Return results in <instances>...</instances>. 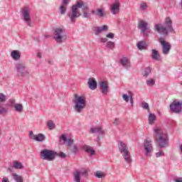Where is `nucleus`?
Wrapping results in <instances>:
<instances>
[{
	"mask_svg": "<svg viewBox=\"0 0 182 182\" xmlns=\"http://www.w3.org/2000/svg\"><path fill=\"white\" fill-rule=\"evenodd\" d=\"M80 8H82V12H89V6H85V2L77 1L75 4L71 6L70 11L68 13V16L70 18L72 23H75L76 18L82 15V14L79 12Z\"/></svg>",
	"mask_w": 182,
	"mask_h": 182,
	"instance_id": "f257e3e1",
	"label": "nucleus"
},
{
	"mask_svg": "<svg viewBox=\"0 0 182 182\" xmlns=\"http://www.w3.org/2000/svg\"><path fill=\"white\" fill-rule=\"evenodd\" d=\"M164 25L165 26H163L161 24H155L154 31L161 35H164V36H168V32L176 33V31L173 28V21H171L170 17L166 18Z\"/></svg>",
	"mask_w": 182,
	"mask_h": 182,
	"instance_id": "f03ea898",
	"label": "nucleus"
},
{
	"mask_svg": "<svg viewBox=\"0 0 182 182\" xmlns=\"http://www.w3.org/2000/svg\"><path fill=\"white\" fill-rule=\"evenodd\" d=\"M156 134L155 141L157 143L159 149H164L168 146V136L166 131L160 129L156 128L154 129Z\"/></svg>",
	"mask_w": 182,
	"mask_h": 182,
	"instance_id": "7ed1b4c3",
	"label": "nucleus"
},
{
	"mask_svg": "<svg viewBox=\"0 0 182 182\" xmlns=\"http://www.w3.org/2000/svg\"><path fill=\"white\" fill-rule=\"evenodd\" d=\"M73 102L74 103V110L76 113H82L86 109V97L84 96L75 95Z\"/></svg>",
	"mask_w": 182,
	"mask_h": 182,
	"instance_id": "20e7f679",
	"label": "nucleus"
},
{
	"mask_svg": "<svg viewBox=\"0 0 182 182\" xmlns=\"http://www.w3.org/2000/svg\"><path fill=\"white\" fill-rule=\"evenodd\" d=\"M117 146L119 150V153L122 154L126 163L130 164V163H132V154H130L127 144L123 142L122 141H118Z\"/></svg>",
	"mask_w": 182,
	"mask_h": 182,
	"instance_id": "39448f33",
	"label": "nucleus"
},
{
	"mask_svg": "<svg viewBox=\"0 0 182 182\" xmlns=\"http://www.w3.org/2000/svg\"><path fill=\"white\" fill-rule=\"evenodd\" d=\"M53 39L57 43H63L66 41V32L62 28H56L54 29Z\"/></svg>",
	"mask_w": 182,
	"mask_h": 182,
	"instance_id": "423d86ee",
	"label": "nucleus"
},
{
	"mask_svg": "<svg viewBox=\"0 0 182 182\" xmlns=\"http://www.w3.org/2000/svg\"><path fill=\"white\" fill-rule=\"evenodd\" d=\"M40 156L43 160L53 161L56 159V151L50 149H43L40 152Z\"/></svg>",
	"mask_w": 182,
	"mask_h": 182,
	"instance_id": "0eeeda50",
	"label": "nucleus"
},
{
	"mask_svg": "<svg viewBox=\"0 0 182 182\" xmlns=\"http://www.w3.org/2000/svg\"><path fill=\"white\" fill-rule=\"evenodd\" d=\"M169 109L172 113L179 114L182 112V100H174L169 105Z\"/></svg>",
	"mask_w": 182,
	"mask_h": 182,
	"instance_id": "6e6552de",
	"label": "nucleus"
},
{
	"mask_svg": "<svg viewBox=\"0 0 182 182\" xmlns=\"http://www.w3.org/2000/svg\"><path fill=\"white\" fill-rule=\"evenodd\" d=\"M15 69L18 74V76H29V71H28V70L26 69V65H25L23 63L18 62L16 63Z\"/></svg>",
	"mask_w": 182,
	"mask_h": 182,
	"instance_id": "1a4fd4ad",
	"label": "nucleus"
},
{
	"mask_svg": "<svg viewBox=\"0 0 182 182\" xmlns=\"http://www.w3.org/2000/svg\"><path fill=\"white\" fill-rule=\"evenodd\" d=\"M21 15L23 16V19L28 26L32 27V20L31 19V10L28 8H24L21 11Z\"/></svg>",
	"mask_w": 182,
	"mask_h": 182,
	"instance_id": "9d476101",
	"label": "nucleus"
},
{
	"mask_svg": "<svg viewBox=\"0 0 182 182\" xmlns=\"http://www.w3.org/2000/svg\"><path fill=\"white\" fill-rule=\"evenodd\" d=\"M159 42L161 43L162 46V53L164 55H168L170 53V50H171V45L170 43L164 41L163 37H160L159 38Z\"/></svg>",
	"mask_w": 182,
	"mask_h": 182,
	"instance_id": "9b49d317",
	"label": "nucleus"
},
{
	"mask_svg": "<svg viewBox=\"0 0 182 182\" xmlns=\"http://www.w3.org/2000/svg\"><path fill=\"white\" fill-rule=\"evenodd\" d=\"M153 142L149 139H146L144 141V150L145 156H149L150 153L153 151Z\"/></svg>",
	"mask_w": 182,
	"mask_h": 182,
	"instance_id": "f8f14e48",
	"label": "nucleus"
},
{
	"mask_svg": "<svg viewBox=\"0 0 182 182\" xmlns=\"http://www.w3.org/2000/svg\"><path fill=\"white\" fill-rule=\"evenodd\" d=\"M109 11L112 15H117L120 11V1L115 0L110 6Z\"/></svg>",
	"mask_w": 182,
	"mask_h": 182,
	"instance_id": "ddd939ff",
	"label": "nucleus"
},
{
	"mask_svg": "<svg viewBox=\"0 0 182 182\" xmlns=\"http://www.w3.org/2000/svg\"><path fill=\"white\" fill-rule=\"evenodd\" d=\"M73 176L74 181L80 182V176H82V177H87V171L86 169L77 170L74 172Z\"/></svg>",
	"mask_w": 182,
	"mask_h": 182,
	"instance_id": "4468645a",
	"label": "nucleus"
},
{
	"mask_svg": "<svg viewBox=\"0 0 182 182\" xmlns=\"http://www.w3.org/2000/svg\"><path fill=\"white\" fill-rule=\"evenodd\" d=\"M139 29H141V32L143 33L144 36H149V34L146 33L147 30H149V23L141 20L140 23L138 24Z\"/></svg>",
	"mask_w": 182,
	"mask_h": 182,
	"instance_id": "2eb2a0df",
	"label": "nucleus"
},
{
	"mask_svg": "<svg viewBox=\"0 0 182 182\" xmlns=\"http://www.w3.org/2000/svg\"><path fill=\"white\" fill-rule=\"evenodd\" d=\"M99 86L100 90L102 95H107V93H109V85L106 81H101Z\"/></svg>",
	"mask_w": 182,
	"mask_h": 182,
	"instance_id": "dca6fc26",
	"label": "nucleus"
},
{
	"mask_svg": "<svg viewBox=\"0 0 182 182\" xmlns=\"http://www.w3.org/2000/svg\"><path fill=\"white\" fill-rule=\"evenodd\" d=\"M91 14H92V15H95V16H98V18H105V16H106V12H105L104 8L92 10Z\"/></svg>",
	"mask_w": 182,
	"mask_h": 182,
	"instance_id": "f3484780",
	"label": "nucleus"
},
{
	"mask_svg": "<svg viewBox=\"0 0 182 182\" xmlns=\"http://www.w3.org/2000/svg\"><path fill=\"white\" fill-rule=\"evenodd\" d=\"M70 0H63L61 6H60V15H65L66 14V10L68 9V6Z\"/></svg>",
	"mask_w": 182,
	"mask_h": 182,
	"instance_id": "a211bd4d",
	"label": "nucleus"
},
{
	"mask_svg": "<svg viewBox=\"0 0 182 182\" xmlns=\"http://www.w3.org/2000/svg\"><path fill=\"white\" fill-rule=\"evenodd\" d=\"M14 168H16V170H21L23 168V165L18 161H14L13 162V166L9 167V171H14Z\"/></svg>",
	"mask_w": 182,
	"mask_h": 182,
	"instance_id": "6ab92c4d",
	"label": "nucleus"
},
{
	"mask_svg": "<svg viewBox=\"0 0 182 182\" xmlns=\"http://www.w3.org/2000/svg\"><path fill=\"white\" fill-rule=\"evenodd\" d=\"M120 63L124 68H125V69H129V68H132L130 60H129V58H127V57H123L120 60Z\"/></svg>",
	"mask_w": 182,
	"mask_h": 182,
	"instance_id": "aec40b11",
	"label": "nucleus"
},
{
	"mask_svg": "<svg viewBox=\"0 0 182 182\" xmlns=\"http://www.w3.org/2000/svg\"><path fill=\"white\" fill-rule=\"evenodd\" d=\"M107 28L108 27L106 25H104L102 27L100 26L94 27L93 31H95V35L96 36L100 35L102 32L107 31Z\"/></svg>",
	"mask_w": 182,
	"mask_h": 182,
	"instance_id": "412c9836",
	"label": "nucleus"
},
{
	"mask_svg": "<svg viewBox=\"0 0 182 182\" xmlns=\"http://www.w3.org/2000/svg\"><path fill=\"white\" fill-rule=\"evenodd\" d=\"M87 85L91 90H96L97 89V82L94 78H89Z\"/></svg>",
	"mask_w": 182,
	"mask_h": 182,
	"instance_id": "4be33fe9",
	"label": "nucleus"
},
{
	"mask_svg": "<svg viewBox=\"0 0 182 182\" xmlns=\"http://www.w3.org/2000/svg\"><path fill=\"white\" fill-rule=\"evenodd\" d=\"M90 133H97V134L105 135V131L100 127H92L90 129Z\"/></svg>",
	"mask_w": 182,
	"mask_h": 182,
	"instance_id": "5701e85b",
	"label": "nucleus"
},
{
	"mask_svg": "<svg viewBox=\"0 0 182 182\" xmlns=\"http://www.w3.org/2000/svg\"><path fill=\"white\" fill-rule=\"evenodd\" d=\"M32 140H35L36 141H43L45 140V136L43 134H38L37 135H33L31 136Z\"/></svg>",
	"mask_w": 182,
	"mask_h": 182,
	"instance_id": "b1692460",
	"label": "nucleus"
},
{
	"mask_svg": "<svg viewBox=\"0 0 182 182\" xmlns=\"http://www.w3.org/2000/svg\"><path fill=\"white\" fill-rule=\"evenodd\" d=\"M82 150H84L87 153H90V156H93V154H95V151L93 150V148L88 145H84L82 146Z\"/></svg>",
	"mask_w": 182,
	"mask_h": 182,
	"instance_id": "393cba45",
	"label": "nucleus"
},
{
	"mask_svg": "<svg viewBox=\"0 0 182 182\" xmlns=\"http://www.w3.org/2000/svg\"><path fill=\"white\" fill-rule=\"evenodd\" d=\"M11 56L14 60H19V59H21V54L18 50H13L11 53Z\"/></svg>",
	"mask_w": 182,
	"mask_h": 182,
	"instance_id": "a878e982",
	"label": "nucleus"
},
{
	"mask_svg": "<svg viewBox=\"0 0 182 182\" xmlns=\"http://www.w3.org/2000/svg\"><path fill=\"white\" fill-rule=\"evenodd\" d=\"M148 45L146 43V41H139L137 43V48L139 50H143L147 49Z\"/></svg>",
	"mask_w": 182,
	"mask_h": 182,
	"instance_id": "bb28decb",
	"label": "nucleus"
},
{
	"mask_svg": "<svg viewBox=\"0 0 182 182\" xmlns=\"http://www.w3.org/2000/svg\"><path fill=\"white\" fill-rule=\"evenodd\" d=\"M12 177L14 178V180H15L16 182H23V177H22V176L18 175L17 173H12Z\"/></svg>",
	"mask_w": 182,
	"mask_h": 182,
	"instance_id": "cd10ccee",
	"label": "nucleus"
},
{
	"mask_svg": "<svg viewBox=\"0 0 182 182\" xmlns=\"http://www.w3.org/2000/svg\"><path fill=\"white\" fill-rule=\"evenodd\" d=\"M70 151H71L72 154H77V153H79V146L77 144H73V146L70 148Z\"/></svg>",
	"mask_w": 182,
	"mask_h": 182,
	"instance_id": "c85d7f7f",
	"label": "nucleus"
},
{
	"mask_svg": "<svg viewBox=\"0 0 182 182\" xmlns=\"http://www.w3.org/2000/svg\"><path fill=\"white\" fill-rule=\"evenodd\" d=\"M148 120L149 124H154V122H156V114L153 113H149Z\"/></svg>",
	"mask_w": 182,
	"mask_h": 182,
	"instance_id": "c756f323",
	"label": "nucleus"
},
{
	"mask_svg": "<svg viewBox=\"0 0 182 182\" xmlns=\"http://www.w3.org/2000/svg\"><path fill=\"white\" fill-rule=\"evenodd\" d=\"M152 59L154 60H160V55L159 54V51L156 50H152Z\"/></svg>",
	"mask_w": 182,
	"mask_h": 182,
	"instance_id": "7c9ffc66",
	"label": "nucleus"
},
{
	"mask_svg": "<svg viewBox=\"0 0 182 182\" xmlns=\"http://www.w3.org/2000/svg\"><path fill=\"white\" fill-rule=\"evenodd\" d=\"M95 177H97V178H105L106 177V173H105V172L97 171L95 173Z\"/></svg>",
	"mask_w": 182,
	"mask_h": 182,
	"instance_id": "2f4dec72",
	"label": "nucleus"
},
{
	"mask_svg": "<svg viewBox=\"0 0 182 182\" xmlns=\"http://www.w3.org/2000/svg\"><path fill=\"white\" fill-rule=\"evenodd\" d=\"M14 109H15L16 112L21 113V112H22V110H23V107L22 106L21 104H16L14 106Z\"/></svg>",
	"mask_w": 182,
	"mask_h": 182,
	"instance_id": "473e14b6",
	"label": "nucleus"
},
{
	"mask_svg": "<svg viewBox=\"0 0 182 182\" xmlns=\"http://www.w3.org/2000/svg\"><path fill=\"white\" fill-rule=\"evenodd\" d=\"M114 43H113V41H108L106 43V47L108 48V49H111L112 50H113V49L114 48Z\"/></svg>",
	"mask_w": 182,
	"mask_h": 182,
	"instance_id": "72a5a7b5",
	"label": "nucleus"
},
{
	"mask_svg": "<svg viewBox=\"0 0 182 182\" xmlns=\"http://www.w3.org/2000/svg\"><path fill=\"white\" fill-rule=\"evenodd\" d=\"M141 107L147 110V112H150V107H149V104L144 101L141 102Z\"/></svg>",
	"mask_w": 182,
	"mask_h": 182,
	"instance_id": "f704fd0d",
	"label": "nucleus"
},
{
	"mask_svg": "<svg viewBox=\"0 0 182 182\" xmlns=\"http://www.w3.org/2000/svg\"><path fill=\"white\" fill-rule=\"evenodd\" d=\"M47 126L49 130H53V129H55V124H53V121H50V120L48 122Z\"/></svg>",
	"mask_w": 182,
	"mask_h": 182,
	"instance_id": "c9c22d12",
	"label": "nucleus"
},
{
	"mask_svg": "<svg viewBox=\"0 0 182 182\" xmlns=\"http://www.w3.org/2000/svg\"><path fill=\"white\" fill-rule=\"evenodd\" d=\"M150 73H151V69H150V68H145L144 72V76L147 77L149 76V75H150Z\"/></svg>",
	"mask_w": 182,
	"mask_h": 182,
	"instance_id": "e433bc0d",
	"label": "nucleus"
},
{
	"mask_svg": "<svg viewBox=\"0 0 182 182\" xmlns=\"http://www.w3.org/2000/svg\"><path fill=\"white\" fill-rule=\"evenodd\" d=\"M155 83H156V81L154 79H150L146 81V85L148 86H154V85H155Z\"/></svg>",
	"mask_w": 182,
	"mask_h": 182,
	"instance_id": "4c0bfd02",
	"label": "nucleus"
},
{
	"mask_svg": "<svg viewBox=\"0 0 182 182\" xmlns=\"http://www.w3.org/2000/svg\"><path fill=\"white\" fill-rule=\"evenodd\" d=\"M55 157H61V159H65L66 157V154L63 152H56Z\"/></svg>",
	"mask_w": 182,
	"mask_h": 182,
	"instance_id": "58836bf2",
	"label": "nucleus"
},
{
	"mask_svg": "<svg viewBox=\"0 0 182 182\" xmlns=\"http://www.w3.org/2000/svg\"><path fill=\"white\" fill-rule=\"evenodd\" d=\"M122 99L126 102V103H129V99H130V95H127L126 94L122 95Z\"/></svg>",
	"mask_w": 182,
	"mask_h": 182,
	"instance_id": "ea45409f",
	"label": "nucleus"
},
{
	"mask_svg": "<svg viewBox=\"0 0 182 182\" xmlns=\"http://www.w3.org/2000/svg\"><path fill=\"white\" fill-rule=\"evenodd\" d=\"M5 100H6V96H5V95L0 93V102L1 103H4V102H5Z\"/></svg>",
	"mask_w": 182,
	"mask_h": 182,
	"instance_id": "a19ab883",
	"label": "nucleus"
},
{
	"mask_svg": "<svg viewBox=\"0 0 182 182\" xmlns=\"http://www.w3.org/2000/svg\"><path fill=\"white\" fill-rule=\"evenodd\" d=\"M67 146L68 147H72L73 145V139H67Z\"/></svg>",
	"mask_w": 182,
	"mask_h": 182,
	"instance_id": "79ce46f5",
	"label": "nucleus"
},
{
	"mask_svg": "<svg viewBox=\"0 0 182 182\" xmlns=\"http://www.w3.org/2000/svg\"><path fill=\"white\" fill-rule=\"evenodd\" d=\"M140 9H141V11H146V9H147V4L146 3L141 4Z\"/></svg>",
	"mask_w": 182,
	"mask_h": 182,
	"instance_id": "37998d69",
	"label": "nucleus"
},
{
	"mask_svg": "<svg viewBox=\"0 0 182 182\" xmlns=\"http://www.w3.org/2000/svg\"><path fill=\"white\" fill-rule=\"evenodd\" d=\"M161 156H164V152L162 151H159L158 153L156 154V157H161Z\"/></svg>",
	"mask_w": 182,
	"mask_h": 182,
	"instance_id": "c03bdc74",
	"label": "nucleus"
},
{
	"mask_svg": "<svg viewBox=\"0 0 182 182\" xmlns=\"http://www.w3.org/2000/svg\"><path fill=\"white\" fill-rule=\"evenodd\" d=\"M106 36L109 39H113V38H114V34L113 33H109Z\"/></svg>",
	"mask_w": 182,
	"mask_h": 182,
	"instance_id": "a18cd8bd",
	"label": "nucleus"
},
{
	"mask_svg": "<svg viewBox=\"0 0 182 182\" xmlns=\"http://www.w3.org/2000/svg\"><path fill=\"white\" fill-rule=\"evenodd\" d=\"M129 100L131 105H133L134 101H133V94L132 92H129Z\"/></svg>",
	"mask_w": 182,
	"mask_h": 182,
	"instance_id": "49530a36",
	"label": "nucleus"
},
{
	"mask_svg": "<svg viewBox=\"0 0 182 182\" xmlns=\"http://www.w3.org/2000/svg\"><path fill=\"white\" fill-rule=\"evenodd\" d=\"M89 16H90V14L87 11H83V18H89Z\"/></svg>",
	"mask_w": 182,
	"mask_h": 182,
	"instance_id": "de8ad7c7",
	"label": "nucleus"
},
{
	"mask_svg": "<svg viewBox=\"0 0 182 182\" xmlns=\"http://www.w3.org/2000/svg\"><path fill=\"white\" fill-rule=\"evenodd\" d=\"M60 140H63V141L65 142L68 141V139L66 138V136H65V134L61 135Z\"/></svg>",
	"mask_w": 182,
	"mask_h": 182,
	"instance_id": "09e8293b",
	"label": "nucleus"
},
{
	"mask_svg": "<svg viewBox=\"0 0 182 182\" xmlns=\"http://www.w3.org/2000/svg\"><path fill=\"white\" fill-rule=\"evenodd\" d=\"M100 42H101L102 43H106V42H107V38H100Z\"/></svg>",
	"mask_w": 182,
	"mask_h": 182,
	"instance_id": "8fccbe9b",
	"label": "nucleus"
},
{
	"mask_svg": "<svg viewBox=\"0 0 182 182\" xmlns=\"http://www.w3.org/2000/svg\"><path fill=\"white\" fill-rule=\"evenodd\" d=\"M113 123H114V124L115 126H117V124H119V118H116V119L114 120Z\"/></svg>",
	"mask_w": 182,
	"mask_h": 182,
	"instance_id": "3c124183",
	"label": "nucleus"
},
{
	"mask_svg": "<svg viewBox=\"0 0 182 182\" xmlns=\"http://www.w3.org/2000/svg\"><path fill=\"white\" fill-rule=\"evenodd\" d=\"M1 182H10V181H9V179L8 178L4 177V178H2Z\"/></svg>",
	"mask_w": 182,
	"mask_h": 182,
	"instance_id": "603ef678",
	"label": "nucleus"
},
{
	"mask_svg": "<svg viewBox=\"0 0 182 182\" xmlns=\"http://www.w3.org/2000/svg\"><path fill=\"white\" fill-rule=\"evenodd\" d=\"M175 182H182V178L180 177V178L175 179Z\"/></svg>",
	"mask_w": 182,
	"mask_h": 182,
	"instance_id": "864d4df0",
	"label": "nucleus"
},
{
	"mask_svg": "<svg viewBox=\"0 0 182 182\" xmlns=\"http://www.w3.org/2000/svg\"><path fill=\"white\" fill-rule=\"evenodd\" d=\"M28 134L30 136V139H32V136H35V134H33V132H30Z\"/></svg>",
	"mask_w": 182,
	"mask_h": 182,
	"instance_id": "5fc2aeb1",
	"label": "nucleus"
},
{
	"mask_svg": "<svg viewBox=\"0 0 182 182\" xmlns=\"http://www.w3.org/2000/svg\"><path fill=\"white\" fill-rule=\"evenodd\" d=\"M37 58H38L39 59H41V58H42V53H37Z\"/></svg>",
	"mask_w": 182,
	"mask_h": 182,
	"instance_id": "6e6d98bb",
	"label": "nucleus"
},
{
	"mask_svg": "<svg viewBox=\"0 0 182 182\" xmlns=\"http://www.w3.org/2000/svg\"><path fill=\"white\" fill-rule=\"evenodd\" d=\"M9 102H10V103H11V105H15V100L11 99V100H9Z\"/></svg>",
	"mask_w": 182,
	"mask_h": 182,
	"instance_id": "4d7b16f0",
	"label": "nucleus"
},
{
	"mask_svg": "<svg viewBox=\"0 0 182 182\" xmlns=\"http://www.w3.org/2000/svg\"><path fill=\"white\" fill-rule=\"evenodd\" d=\"M44 37H45L46 39H48V38H50V36H49V35L46 36H46H44Z\"/></svg>",
	"mask_w": 182,
	"mask_h": 182,
	"instance_id": "13d9d810",
	"label": "nucleus"
},
{
	"mask_svg": "<svg viewBox=\"0 0 182 182\" xmlns=\"http://www.w3.org/2000/svg\"><path fill=\"white\" fill-rule=\"evenodd\" d=\"M48 65H51L52 64V61H50V60H48Z\"/></svg>",
	"mask_w": 182,
	"mask_h": 182,
	"instance_id": "bf43d9fd",
	"label": "nucleus"
},
{
	"mask_svg": "<svg viewBox=\"0 0 182 182\" xmlns=\"http://www.w3.org/2000/svg\"><path fill=\"white\" fill-rule=\"evenodd\" d=\"M180 5H181V6L182 7V0L180 1Z\"/></svg>",
	"mask_w": 182,
	"mask_h": 182,
	"instance_id": "052dcab7",
	"label": "nucleus"
}]
</instances>
